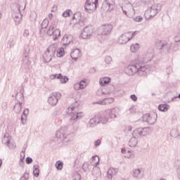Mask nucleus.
Segmentation results:
<instances>
[{
    "instance_id": "1",
    "label": "nucleus",
    "mask_w": 180,
    "mask_h": 180,
    "mask_svg": "<svg viewBox=\"0 0 180 180\" xmlns=\"http://www.w3.org/2000/svg\"><path fill=\"white\" fill-rule=\"evenodd\" d=\"M153 57H154V49L153 48H150L143 55L138 57V61L141 64L136 63L135 65H128L124 69L125 74L129 76L137 74L139 77H144L147 75L150 70L147 65H143V64L151 61V60H153Z\"/></svg>"
},
{
    "instance_id": "2",
    "label": "nucleus",
    "mask_w": 180,
    "mask_h": 180,
    "mask_svg": "<svg viewBox=\"0 0 180 180\" xmlns=\"http://www.w3.org/2000/svg\"><path fill=\"white\" fill-rule=\"evenodd\" d=\"M70 112V120L71 122H78L84 117V112H78V101H75L70 107L68 108Z\"/></svg>"
},
{
    "instance_id": "3",
    "label": "nucleus",
    "mask_w": 180,
    "mask_h": 180,
    "mask_svg": "<svg viewBox=\"0 0 180 180\" xmlns=\"http://www.w3.org/2000/svg\"><path fill=\"white\" fill-rule=\"evenodd\" d=\"M58 49V44L57 43H55L52 45H51L46 51V52L44 54L43 58L45 61V63H50V61L52 60L53 57L56 56V51H57V49Z\"/></svg>"
},
{
    "instance_id": "4",
    "label": "nucleus",
    "mask_w": 180,
    "mask_h": 180,
    "mask_svg": "<svg viewBox=\"0 0 180 180\" xmlns=\"http://www.w3.org/2000/svg\"><path fill=\"white\" fill-rule=\"evenodd\" d=\"M16 10L13 12V18L14 19V22L16 25H20L22 23V19L23 18V15L20 12V9H22V6L17 4L15 6Z\"/></svg>"
},
{
    "instance_id": "5",
    "label": "nucleus",
    "mask_w": 180,
    "mask_h": 180,
    "mask_svg": "<svg viewBox=\"0 0 180 180\" xmlns=\"http://www.w3.org/2000/svg\"><path fill=\"white\" fill-rule=\"evenodd\" d=\"M98 0H86L84 4V10L89 13H92L96 10Z\"/></svg>"
},
{
    "instance_id": "6",
    "label": "nucleus",
    "mask_w": 180,
    "mask_h": 180,
    "mask_svg": "<svg viewBox=\"0 0 180 180\" xmlns=\"http://www.w3.org/2000/svg\"><path fill=\"white\" fill-rule=\"evenodd\" d=\"M68 127L63 126L59 129L56 134L57 139H60V140H68Z\"/></svg>"
},
{
    "instance_id": "7",
    "label": "nucleus",
    "mask_w": 180,
    "mask_h": 180,
    "mask_svg": "<svg viewBox=\"0 0 180 180\" xmlns=\"http://www.w3.org/2000/svg\"><path fill=\"white\" fill-rule=\"evenodd\" d=\"M61 98V94L60 92H53L50 94L48 98V103L51 106H56L58 103V100Z\"/></svg>"
},
{
    "instance_id": "8",
    "label": "nucleus",
    "mask_w": 180,
    "mask_h": 180,
    "mask_svg": "<svg viewBox=\"0 0 180 180\" xmlns=\"http://www.w3.org/2000/svg\"><path fill=\"white\" fill-rule=\"evenodd\" d=\"M113 27L110 24H106L101 27V31L98 32V36H101L102 39H105V36H108L112 32Z\"/></svg>"
},
{
    "instance_id": "9",
    "label": "nucleus",
    "mask_w": 180,
    "mask_h": 180,
    "mask_svg": "<svg viewBox=\"0 0 180 180\" xmlns=\"http://www.w3.org/2000/svg\"><path fill=\"white\" fill-rule=\"evenodd\" d=\"M161 11V4H154L146 11V13L149 14L150 18H154L157 13Z\"/></svg>"
},
{
    "instance_id": "10",
    "label": "nucleus",
    "mask_w": 180,
    "mask_h": 180,
    "mask_svg": "<svg viewBox=\"0 0 180 180\" xmlns=\"http://www.w3.org/2000/svg\"><path fill=\"white\" fill-rule=\"evenodd\" d=\"M113 8H115V0H105L101 6V9L105 12H110L113 11Z\"/></svg>"
},
{
    "instance_id": "11",
    "label": "nucleus",
    "mask_w": 180,
    "mask_h": 180,
    "mask_svg": "<svg viewBox=\"0 0 180 180\" xmlns=\"http://www.w3.org/2000/svg\"><path fill=\"white\" fill-rule=\"evenodd\" d=\"M15 99L18 101V103H16L14 105V111L15 113H20V112H22V103L24 99L23 94H20V98L19 94H17Z\"/></svg>"
},
{
    "instance_id": "12",
    "label": "nucleus",
    "mask_w": 180,
    "mask_h": 180,
    "mask_svg": "<svg viewBox=\"0 0 180 180\" xmlns=\"http://www.w3.org/2000/svg\"><path fill=\"white\" fill-rule=\"evenodd\" d=\"M157 44L158 49L160 50V53L169 51V50L171 49V45H169L167 41H158Z\"/></svg>"
},
{
    "instance_id": "13",
    "label": "nucleus",
    "mask_w": 180,
    "mask_h": 180,
    "mask_svg": "<svg viewBox=\"0 0 180 180\" xmlns=\"http://www.w3.org/2000/svg\"><path fill=\"white\" fill-rule=\"evenodd\" d=\"M93 33L94 27L91 25L86 26L81 34V37H82V39H89L91 37Z\"/></svg>"
},
{
    "instance_id": "14",
    "label": "nucleus",
    "mask_w": 180,
    "mask_h": 180,
    "mask_svg": "<svg viewBox=\"0 0 180 180\" xmlns=\"http://www.w3.org/2000/svg\"><path fill=\"white\" fill-rule=\"evenodd\" d=\"M120 112V110L117 107L105 110V113L108 115L110 119H116V117L119 116Z\"/></svg>"
},
{
    "instance_id": "15",
    "label": "nucleus",
    "mask_w": 180,
    "mask_h": 180,
    "mask_svg": "<svg viewBox=\"0 0 180 180\" xmlns=\"http://www.w3.org/2000/svg\"><path fill=\"white\" fill-rule=\"evenodd\" d=\"M131 34V32H128L122 34L118 38V43L120 44H126V43H127L128 41H130V40H131V38H130Z\"/></svg>"
},
{
    "instance_id": "16",
    "label": "nucleus",
    "mask_w": 180,
    "mask_h": 180,
    "mask_svg": "<svg viewBox=\"0 0 180 180\" xmlns=\"http://www.w3.org/2000/svg\"><path fill=\"white\" fill-rule=\"evenodd\" d=\"M155 117L151 116L150 114H145L142 116L141 120L146 122L148 124H154L155 122H157V114H155Z\"/></svg>"
},
{
    "instance_id": "17",
    "label": "nucleus",
    "mask_w": 180,
    "mask_h": 180,
    "mask_svg": "<svg viewBox=\"0 0 180 180\" xmlns=\"http://www.w3.org/2000/svg\"><path fill=\"white\" fill-rule=\"evenodd\" d=\"M119 172V170L116 168L111 167L107 172V178L109 180H112V178Z\"/></svg>"
},
{
    "instance_id": "18",
    "label": "nucleus",
    "mask_w": 180,
    "mask_h": 180,
    "mask_svg": "<svg viewBox=\"0 0 180 180\" xmlns=\"http://www.w3.org/2000/svg\"><path fill=\"white\" fill-rule=\"evenodd\" d=\"M57 28V20H54V21L52 22L51 25H50L46 34L49 36H53L54 33V30Z\"/></svg>"
},
{
    "instance_id": "19",
    "label": "nucleus",
    "mask_w": 180,
    "mask_h": 180,
    "mask_svg": "<svg viewBox=\"0 0 180 180\" xmlns=\"http://www.w3.org/2000/svg\"><path fill=\"white\" fill-rule=\"evenodd\" d=\"M31 62L29 60V56H24L22 58V68L29 70L30 68Z\"/></svg>"
},
{
    "instance_id": "20",
    "label": "nucleus",
    "mask_w": 180,
    "mask_h": 180,
    "mask_svg": "<svg viewBox=\"0 0 180 180\" xmlns=\"http://www.w3.org/2000/svg\"><path fill=\"white\" fill-rule=\"evenodd\" d=\"M99 123H101V120H99V115L90 119L89 122L90 127H95V126L99 124Z\"/></svg>"
},
{
    "instance_id": "21",
    "label": "nucleus",
    "mask_w": 180,
    "mask_h": 180,
    "mask_svg": "<svg viewBox=\"0 0 180 180\" xmlns=\"http://www.w3.org/2000/svg\"><path fill=\"white\" fill-rule=\"evenodd\" d=\"M63 46H68L70 43H72V37L71 35H65L61 41Z\"/></svg>"
},
{
    "instance_id": "22",
    "label": "nucleus",
    "mask_w": 180,
    "mask_h": 180,
    "mask_svg": "<svg viewBox=\"0 0 180 180\" xmlns=\"http://www.w3.org/2000/svg\"><path fill=\"white\" fill-rule=\"evenodd\" d=\"M11 140H12V137L9 136V134H6L4 135V136L2 139V143L4 144V146H9L11 144Z\"/></svg>"
},
{
    "instance_id": "23",
    "label": "nucleus",
    "mask_w": 180,
    "mask_h": 180,
    "mask_svg": "<svg viewBox=\"0 0 180 180\" xmlns=\"http://www.w3.org/2000/svg\"><path fill=\"white\" fill-rule=\"evenodd\" d=\"M133 137H135L136 139H139V137H143V131L141 129V127L136 129L132 132Z\"/></svg>"
},
{
    "instance_id": "24",
    "label": "nucleus",
    "mask_w": 180,
    "mask_h": 180,
    "mask_svg": "<svg viewBox=\"0 0 180 180\" xmlns=\"http://www.w3.org/2000/svg\"><path fill=\"white\" fill-rule=\"evenodd\" d=\"M132 175H133L134 178H136L137 179H141V178H143V174L141 173V169H134Z\"/></svg>"
},
{
    "instance_id": "25",
    "label": "nucleus",
    "mask_w": 180,
    "mask_h": 180,
    "mask_svg": "<svg viewBox=\"0 0 180 180\" xmlns=\"http://www.w3.org/2000/svg\"><path fill=\"white\" fill-rule=\"evenodd\" d=\"M49 20L45 18L41 24V29H40V33H44L46 32V30H44L45 29H47V27L49 26Z\"/></svg>"
},
{
    "instance_id": "26",
    "label": "nucleus",
    "mask_w": 180,
    "mask_h": 180,
    "mask_svg": "<svg viewBox=\"0 0 180 180\" xmlns=\"http://www.w3.org/2000/svg\"><path fill=\"white\" fill-rule=\"evenodd\" d=\"M170 136L171 137H173V139H177L178 140H179L180 139L179 131H178L177 129H172L170 131Z\"/></svg>"
},
{
    "instance_id": "27",
    "label": "nucleus",
    "mask_w": 180,
    "mask_h": 180,
    "mask_svg": "<svg viewBox=\"0 0 180 180\" xmlns=\"http://www.w3.org/2000/svg\"><path fill=\"white\" fill-rule=\"evenodd\" d=\"M142 130V134L144 137V136H147L148 134H150V133H153V127H146L141 128Z\"/></svg>"
},
{
    "instance_id": "28",
    "label": "nucleus",
    "mask_w": 180,
    "mask_h": 180,
    "mask_svg": "<svg viewBox=\"0 0 180 180\" xmlns=\"http://www.w3.org/2000/svg\"><path fill=\"white\" fill-rule=\"evenodd\" d=\"M109 82H110V78L108 77H101L99 80V84L101 86H103V85H108Z\"/></svg>"
},
{
    "instance_id": "29",
    "label": "nucleus",
    "mask_w": 180,
    "mask_h": 180,
    "mask_svg": "<svg viewBox=\"0 0 180 180\" xmlns=\"http://www.w3.org/2000/svg\"><path fill=\"white\" fill-rule=\"evenodd\" d=\"M58 79L60 80L61 84H67L68 82V77L63 76V74L59 73L58 74Z\"/></svg>"
},
{
    "instance_id": "30",
    "label": "nucleus",
    "mask_w": 180,
    "mask_h": 180,
    "mask_svg": "<svg viewBox=\"0 0 180 180\" xmlns=\"http://www.w3.org/2000/svg\"><path fill=\"white\" fill-rule=\"evenodd\" d=\"M100 123L105 124L109 120V116L107 115L106 112L104 113L103 116L99 117Z\"/></svg>"
},
{
    "instance_id": "31",
    "label": "nucleus",
    "mask_w": 180,
    "mask_h": 180,
    "mask_svg": "<svg viewBox=\"0 0 180 180\" xmlns=\"http://www.w3.org/2000/svg\"><path fill=\"white\" fill-rule=\"evenodd\" d=\"M39 165H34L33 166V175L36 178H39V175H40V170L39 169Z\"/></svg>"
},
{
    "instance_id": "32",
    "label": "nucleus",
    "mask_w": 180,
    "mask_h": 180,
    "mask_svg": "<svg viewBox=\"0 0 180 180\" xmlns=\"http://www.w3.org/2000/svg\"><path fill=\"white\" fill-rule=\"evenodd\" d=\"M137 143H138L137 138H135V136H133L132 138H131V139L128 142V146L129 147H136V146H137Z\"/></svg>"
},
{
    "instance_id": "33",
    "label": "nucleus",
    "mask_w": 180,
    "mask_h": 180,
    "mask_svg": "<svg viewBox=\"0 0 180 180\" xmlns=\"http://www.w3.org/2000/svg\"><path fill=\"white\" fill-rule=\"evenodd\" d=\"M158 109L160 112H167L169 109V105L168 104H160L158 105Z\"/></svg>"
},
{
    "instance_id": "34",
    "label": "nucleus",
    "mask_w": 180,
    "mask_h": 180,
    "mask_svg": "<svg viewBox=\"0 0 180 180\" xmlns=\"http://www.w3.org/2000/svg\"><path fill=\"white\" fill-rule=\"evenodd\" d=\"M53 40H57L58 37L61 36V31L58 29H55L53 34Z\"/></svg>"
},
{
    "instance_id": "35",
    "label": "nucleus",
    "mask_w": 180,
    "mask_h": 180,
    "mask_svg": "<svg viewBox=\"0 0 180 180\" xmlns=\"http://www.w3.org/2000/svg\"><path fill=\"white\" fill-rule=\"evenodd\" d=\"M81 57V51L79 49H75L71 53L70 57Z\"/></svg>"
},
{
    "instance_id": "36",
    "label": "nucleus",
    "mask_w": 180,
    "mask_h": 180,
    "mask_svg": "<svg viewBox=\"0 0 180 180\" xmlns=\"http://www.w3.org/2000/svg\"><path fill=\"white\" fill-rule=\"evenodd\" d=\"M139 49H140V44H139V43L132 44V45H131V47H130V50H131V53H136V51H137V50H139Z\"/></svg>"
},
{
    "instance_id": "37",
    "label": "nucleus",
    "mask_w": 180,
    "mask_h": 180,
    "mask_svg": "<svg viewBox=\"0 0 180 180\" xmlns=\"http://www.w3.org/2000/svg\"><path fill=\"white\" fill-rule=\"evenodd\" d=\"M126 8H127L128 11L131 12V13H133L134 15L136 13V11L134 10V7H133V4H131V3H128L126 5Z\"/></svg>"
},
{
    "instance_id": "38",
    "label": "nucleus",
    "mask_w": 180,
    "mask_h": 180,
    "mask_svg": "<svg viewBox=\"0 0 180 180\" xmlns=\"http://www.w3.org/2000/svg\"><path fill=\"white\" fill-rule=\"evenodd\" d=\"M30 19L31 22H34L36 19H37V13H36V11H31Z\"/></svg>"
},
{
    "instance_id": "39",
    "label": "nucleus",
    "mask_w": 180,
    "mask_h": 180,
    "mask_svg": "<svg viewBox=\"0 0 180 180\" xmlns=\"http://www.w3.org/2000/svg\"><path fill=\"white\" fill-rule=\"evenodd\" d=\"M56 53L57 57H63L65 54L64 48H60L58 51H57V49H56Z\"/></svg>"
},
{
    "instance_id": "40",
    "label": "nucleus",
    "mask_w": 180,
    "mask_h": 180,
    "mask_svg": "<svg viewBox=\"0 0 180 180\" xmlns=\"http://www.w3.org/2000/svg\"><path fill=\"white\" fill-rule=\"evenodd\" d=\"M92 161H93V165L96 167V165H99V156L95 155L92 157Z\"/></svg>"
},
{
    "instance_id": "41",
    "label": "nucleus",
    "mask_w": 180,
    "mask_h": 180,
    "mask_svg": "<svg viewBox=\"0 0 180 180\" xmlns=\"http://www.w3.org/2000/svg\"><path fill=\"white\" fill-rule=\"evenodd\" d=\"M115 99L112 97L104 98V104L105 105H109L110 103H113Z\"/></svg>"
},
{
    "instance_id": "42",
    "label": "nucleus",
    "mask_w": 180,
    "mask_h": 180,
    "mask_svg": "<svg viewBox=\"0 0 180 180\" xmlns=\"http://www.w3.org/2000/svg\"><path fill=\"white\" fill-rule=\"evenodd\" d=\"M63 165H64V163L60 160L57 161L56 163V169L58 170L63 169Z\"/></svg>"
},
{
    "instance_id": "43",
    "label": "nucleus",
    "mask_w": 180,
    "mask_h": 180,
    "mask_svg": "<svg viewBox=\"0 0 180 180\" xmlns=\"http://www.w3.org/2000/svg\"><path fill=\"white\" fill-rule=\"evenodd\" d=\"M72 178L74 180H81V174L78 172H75Z\"/></svg>"
},
{
    "instance_id": "44",
    "label": "nucleus",
    "mask_w": 180,
    "mask_h": 180,
    "mask_svg": "<svg viewBox=\"0 0 180 180\" xmlns=\"http://www.w3.org/2000/svg\"><path fill=\"white\" fill-rule=\"evenodd\" d=\"M93 175H101V169L99 167H94L92 171Z\"/></svg>"
},
{
    "instance_id": "45",
    "label": "nucleus",
    "mask_w": 180,
    "mask_h": 180,
    "mask_svg": "<svg viewBox=\"0 0 180 180\" xmlns=\"http://www.w3.org/2000/svg\"><path fill=\"white\" fill-rule=\"evenodd\" d=\"M79 86L80 89H84L86 86V82H85V80L80 81Z\"/></svg>"
},
{
    "instance_id": "46",
    "label": "nucleus",
    "mask_w": 180,
    "mask_h": 180,
    "mask_svg": "<svg viewBox=\"0 0 180 180\" xmlns=\"http://www.w3.org/2000/svg\"><path fill=\"white\" fill-rule=\"evenodd\" d=\"M25 164V154L20 153V165L22 167Z\"/></svg>"
},
{
    "instance_id": "47",
    "label": "nucleus",
    "mask_w": 180,
    "mask_h": 180,
    "mask_svg": "<svg viewBox=\"0 0 180 180\" xmlns=\"http://www.w3.org/2000/svg\"><path fill=\"white\" fill-rule=\"evenodd\" d=\"M133 20H134V22H143V17L140 15L136 16L133 18Z\"/></svg>"
},
{
    "instance_id": "48",
    "label": "nucleus",
    "mask_w": 180,
    "mask_h": 180,
    "mask_svg": "<svg viewBox=\"0 0 180 180\" xmlns=\"http://www.w3.org/2000/svg\"><path fill=\"white\" fill-rule=\"evenodd\" d=\"M105 64H110L112 63V57L107 56L105 57Z\"/></svg>"
},
{
    "instance_id": "49",
    "label": "nucleus",
    "mask_w": 180,
    "mask_h": 180,
    "mask_svg": "<svg viewBox=\"0 0 180 180\" xmlns=\"http://www.w3.org/2000/svg\"><path fill=\"white\" fill-rule=\"evenodd\" d=\"M30 49L28 47L25 48L23 51L24 57H29Z\"/></svg>"
},
{
    "instance_id": "50",
    "label": "nucleus",
    "mask_w": 180,
    "mask_h": 180,
    "mask_svg": "<svg viewBox=\"0 0 180 180\" xmlns=\"http://www.w3.org/2000/svg\"><path fill=\"white\" fill-rule=\"evenodd\" d=\"M70 10H66L65 12L63 13L62 16H63V18H68L70 16Z\"/></svg>"
},
{
    "instance_id": "51",
    "label": "nucleus",
    "mask_w": 180,
    "mask_h": 180,
    "mask_svg": "<svg viewBox=\"0 0 180 180\" xmlns=\"http://www.w3.org/2000/svg\"><path fill=\"white\" fill-rule=\"evenodd\" d=\"M25 162L26 164H28V165L32 164V162H33V159L30 157H27L25 159Z\"/></svg>"
},
{
    "instance_id": "52",
    "label": "nucleus",
    "mask_w": 180,
    "mask_h": 180,
    "mask_svg": "<svg viewBox=\"0 0 180 180\" xmlns=\"http://www.w3.org/2000/svg\"><path fill=\"white\" fill-rule=\"evenodd\" d=\"M29 179V173H25L23 176L20 178V180H27Z\"/></svg>"
},
{
    "instance_id": "53",
    "label": "nucleus",
    "mask_w": 180,
    "mask_h": 180,
    "mask_svg": "<svg viewBox=\"0 0 180 180\" xmlns=\"http://www.w3.org/2000/svg\"><path fill=\"white\" fill-rule=\"evenodd\" d=\"M102 141H101V139H97L96 141H94V146H96V147H99Z\"/></svg>"
},
{
    "instance_id": "54",
    "label": "nucleus",
    "mask_w": 180,
    "mask_h": 180,
    "mask_svg": "<svg viewBox=\"0 0 180 180\" xmlns=\"http://www.w3.org/2000/svg\"><path fill=\"white\" fill-rule=\"evenodd\" d=\"M136 34H139V31H134L133 32H131V35L129 36V39H133Z\"/></svg>"
},
{
    "instance_id": "55",
    "label": "nucleus",
    "mask_w": 180,
    "mask_h": 180,
    "mask_svg": "<svg viewBox=\"0 0 180 180\" xmlns=\"http://www.w3.org/2000/svg\"><path fill=\"white\" fill-rule=\"evenodd\" d=\"M7 147H8V148L10 150H15L16 148V145H14L13 143H11L10 142V144H8V146H7Z\"/></svg>"
},
{
    "instance_id": "56",
    "label": "nucleus",
    "mask_w": 180,
    "mask_h": 180,
    "mask_svg": "<svg viewBox=\"0 0 180 180\" xmlns=\"http://www.w3.org/2000/svg\"><path fill=\"white\" fill-rule=\"evenodd\" d=\"M8 46H9L10 49L12 48V47H13V46H15V42H13V39H10V40L8 41Z\"/></svg>"
},
{
    "instance_id": "57",
    "label": "nucleus",
    "mask_w": 180,
    "mask_h": 180,
    "mask_svg": "<svg viewBox=\"0 0 180 180\" xmlns=\"http://www.w3.org/2000/svg\"><path fill=\"white\" fill-rule=\"evenodd\" d=\"M166 72L168 74V75H169V74H172V67H168L166 69Z\"/></svg>"
},
{
    "instance_id": "58",
    "label": "nucleus",
    "mask_w": 180,
    "mask_h": 180,
    "mask_svg": "<svg viewBox=\"0 0 180 180\" xmlns=\"http://www.w3.org/2000/svg\"><path fill=\"white\" fill-rule=\"evenodd\" d=\"M130 98L134 101V102L137 101V96H136V94H131Z\"/></svg>"
},
{
    "instance_id": "59",
    "label": "nucleus",
    "mask_w": 180,
    "mask_h": 180,
    "mask_svg": "<svg viewBox=\"0 0 180 180\" xmlns=\"http://www.w3.org/2000/svg\"><path fill=\"white\" fill-rule=\"evenodd\" d=\"M21 122L22 124H26V117L23 115L21 116Z\"/></svg>"
},
{
    "instance_id": "60",
    "label": "nucleus",
    "mask_w": 180,
    "mask_h": 180,
    "mask_svg": "<svg viewBox=\"0 0 180 180\" xmlns=\"http://www.w3.org/2000/svg\"><path fill=\"white\" fill-rule=\"evenodd\" d=\"M27 115H29V110L27 108H26L25 110H24V111L22 112V115L25 116V117H26V116H27Z\"/></svg>"
},
{
    "instance_id": "61",
    "label": "nucleus",
    "mask_w": 180,
    "mask_h": 180,
    "mask_svg": "<svg viewBox=\"0 0 180 180\" xmlns=\"http://www.w3.org/2000/svg\"><path fill=\"white\" fill-rule=\"evenodd\" d=\"M105 94L103 89H100L97 91V95H105Z\"/></svg>"
},
{
    "instance_id": "62",
    "label": "nucleus",
    "mask_w": 180,
    "mask_h": 180,
    "mask_svg": "<svg viewBox=\"0 0 180 180\" xmlns=\"http://www.w3.org/2000/svg\"><path fill=\"white\" fill-rule=\"evenodd\" d=\"M24 37H27L29 36V30H25L23 33Z\"/></svg>"
},
{
    "instance_id": "63",
    "label": "nucleus",
    "mask_w": 180,
    "mask_h": 180,
    "mask_svg": "<svg viewBox=\"0 0 180 180\" xmlns=\"http://www.w3.org/2000/svg\"><path fill=\"white\" fill-rule=\"evenodd\" d=\"M51 79H56V78H57V79H58V74H55V75H52L51 76Z\"/></svg>"
},
{
    "instance_id": "64",
    "label": "nucleus",
    "mask_w": 180,
    "mask_h": 180,
    "mask_svg": "<svg viewBox=\"0 0 180 180\" xmlns=\"http://www.w3.org/2000/svg\"><path fill=\"white\" fill-rule=\"evenodd\" d=\"M105 100L99 101L97 102L98 105H105Z\"/></svg>"
}]
</instances>
